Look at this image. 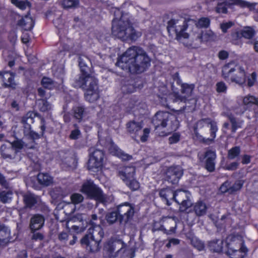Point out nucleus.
Instances as JSON below:
<instances>
[{"instance_id":"nucleus-2","label":"nucleus","mask_w":258,"mask_h":258,"mask_svg":"<svg viewBox=\"0 0 258 258\" xmlns=\"http://www.w3.org/2000/svg\"><path fill=\"white\" fill-rule=\"evenodd\" d=\"M150 61V57L143 48L134 46L118 58L116 65L131 74H140L148 69Z\"/></svg>"},{"instance_id":"nucleus-3","label":"nucleus","mask_w":258,"mask_h":258,"mask_svg":"<svg viewBox=\"0 0 258 258\" xmlns=\"http://www.w3.org/2000/svg\"><path fill=\"white\" fill-rule=\"evenodd\" d=\"M152 122L156 134L159 136L165 137L175 131L179 122L176 117L167 111H158L153 117Z\"/></svg>"},{"instance_id":"nucleus-33","label":"nucleus","mask_w":258,"mask_h":258,"mask_svg":"<svg viewBox=\"0 0 258 258\" xmlns=\"http://www.w3.org/2000/svg\"><path fill=\"white\" fill-rule=\"evenodd\" d=\"M64 202H61L57 204L56 207L54 210V215L55 218L62 222L64 221Z\"/></svg>"},{"instance_id":"nucleus-58","label":"nucleus","mask_w":258,"mask_h":258,"mask_svg":"<svg viewBox=\"0 0 258 258\" xmlns=\"http://www.w3.org/2000/svg\"><path fill=\"white\" fill-rule=\"evenodd\" d=\"M126 184L133 190H137L139 188V183L135 179H127Z\"/></svg>"},{"instance_id":"nucleus-39","label":"nucleus","mask_w":258,"mask_h":258,"mask_svg":"<svg viewBox=\"0 0 258 258\" xmlns=\"http://www.w3.org/2000/svg\"><path fill=\"white\" fill-rule=\"evenodd\" d=\"M50 195L56 203L60 201L63 198V191L59 187H56L52 189L50 191Z\"/></svg>"},{"instance_id":"nucleus-28","label":"nucleus","mask_w":258,"mask_h":258,"mask_svg":"<svg viewBox=\"0 0 258 258\" xmlns=\"http://www.w3.org/2000/svg\"><path fill=\"white\" fill-rule=\"evenodd\" d=\"M34 22L30 16L26 15L18 22V25L22 27L25 30H31L34 26Z\"/></svg>"},{"instance_id":"nucleus-20","label":"nucleus","mask_w":258,"mask_h":258,"mask_svg":"<svg viewBox=\"0 0 258 258\" xmlns=\"http://www.w3.org/2000/svg\"><path fill=\"white\" fill-rule=\"evenodd\" d=\"M174 101L175 102L180 101L183 102L185 103V105L183 106L182 110L187 111V112L192 111L195 107L196 103V100L194 98L187 99L185 96H182L178 93H175L174 95Z\"/></svg>"},{"instance_id":"nucleus-15","label":"nucleus","mask_w":258,"mask_h":258,"mask_svg":"<svg viewBox=\"0 0 258 258\" xmlns=\"http://www.w3.org/2000/svg\"><path fill=\"white\" fill-rule=\"evenodd\" d=\"M233 5L245 7L247 6L248 4L242 0H220L216 8V11L218 13L226 14L227 12V7Z\"/></svg>"},{"instance_id":"nucleus-9","label":"nucleus","mask_w":258,"mask_h":258,"mask_svg":"<svg viewBox=\"0 0 258 258\" xmlns=\"http://www.w3.org/2000/svg\"><path fill=\"white\" fill-rule=\"evenodd\" d=\"M81 190L90 199H95L102 203L106 202L105 195L103 194L102 190L90 180L83 184Z\"/></svg>"},{"instance_id":"nucleus-13","label":"nucleus","mask_w":258,"mask_h":258,"mask_svg":"<svg viewBox=\"0 0 258 258\" xmlns=\"http://www.w3.org/2000/svg\"><path fill=\"white\" fill-rule=\"evenodd\" d=\"M35 116L34 113L29 111L23 116L21 120V122L23 123L24 128V134L25 135H29L32 140L38 139L40 137V135L31 131V124L33 123Z\"/></svg>"},{"instance_id":"nucleus-14","label":"nucleus","mask_w":258,"mask_h":258,"mask_svg":"<svg viewBox=\"0 0 258 258\" xmlns=\"http://www.w3.org/2000/svg\"><path fill=\"white\" fill-rule=\"evenodd\" d=\"M210 124L211 136L212 138H203L201 142L206 145H209L214 142V139L216 137V134L218 128L216 122L211 121L209 118H204L199 120L197 123L198 126L203 125L204 124Z\"/></svg>"},{"instance_id":"nucleus-1","label":"nucleus","mask_w":258,"mask_h":258,"mask_svg":"<svg viewBox=\"0 0 258 258\" xmlns=\"http://www.w3.org/2000/svg\"><path fill=\"white\" fill-rule=\"evenodd\" d=\"M190 22H194L191 20L186 21L184 19H172L168 22V32L170 34L171 30L174 31L176 39L183 43L185 46L190 48H198L202 42L216 39V35L210 30L204 31L198 29L190 37L189 35L185 31L190 25Z\"/></svg>"},{"instance_id":"nucleus-19","label":"nucleus","mask_w":258,"mask_h":258,"mask_svg":"<svg viewBox=\"0 0 258 258\" xmlns=\"http://www.w3.org/2000/svg\"><path fill=\"white\" fill-rule=\"evenodd\" d=\"M216 158V154L215 151L209 150L205 153L206 159L205 168L210 172H213L215 170Z\"/></svg>"},{"instance_id":"nucleus-37","label":"nucleus","mask_w":258,"mask_h":258,"mask_svg":"<svg viewBox=\"0 0 258 258\" xmlns=\"http://www.w3.org/2000/svg\"><path fill=\"white\" fill-rule=\"evenodd\" d=\"M37 179L40 184L45 186H48L52 182V178L47 173H39Z\"/></svg>"},{"instance_id":"nucleus-54","label":"nucleus","mask_w":258,"mask_h":258,"mask_svg":"<svg viewBox=\"0 0 258 258\" xmlns=\"http://www.w3.org/2000/svg\"><path fill=\"white\" fill-rule=\"evenodd\" d=\"M210 24V20L208 18L203 17L199 20L195 24L198 29L201 28H208Z\"/></svg>"},{"instance_id":"nucleus-24","label":"nucleus","mask_w":258,"mask_h":258,"mask_svg":"<svg viewBox=\"0 0 258 258\" xmlns=\"http://www.w3.org/2000/svg\"><path fill=\"white\" fill-rule=\"evenodd\" d=\"M10 239V229L5 224L0 223V244H6Z\"/></svg>"},{"instance_id":"nucleus-10","label":"nucleus","mask_w":258,"mask_h":258,"mask_svg":"<svg viewBox=\"0 0 258 258\" xmlns=\"http://www.w3.org/2000/svg\"><path fill=\"white\" fill-rule=\"evenodd\" d=\"M90 159L88 162V169L90 171L95 172L103 164L104 153L103 149L91 147L89 150Z\"/></svg>"},{"instance_id":"nucleus-8","label":"nucleus","mask_w":258,"mask_h":258,"mask_svg":"<svg viewBox=\"0 0 258 258\" xmlns=\"http://www.w3.org/2000/svg\"><path fill=\"white\" fill-rule=\"evenodd\" d=\"M126 128L127 133L135 140H137L138 137H140L142 142H145L147 140L150 130L145 128L143 130V134L141 135L143 123L141 121H137L135 120L129 121L126 124Z\"/></svg>"},{"instance_id":"nucleus-57","label":"nucleus","mask_w":258,"mask_h":258,"mask_svg":"<svg viewBox=\"0 0 258 258\" xmlns=\"http://www.w3.org/2000/svg\"><path fill=\"white\" fill-rule=\"evenodd\" d=\"M191 243L194 247L199 251L204 250L205 248V244L204 242L196 238H194L191 239Z\"/></svg>"},{"instance_id":"nucleus-52","label":"nucleus","mask_w":258,"mask_h":258,"mask_svg":"<svg viewBox=\"0 0 258 258\" xmlns=\"http://www.w3.org/2000/svg\"><path fill=\"white\" fill-rule=\"evenodd\" d=\"M164 221L166 222V223L169 224L171 226L169 230H167L166 229H164L163 230L164 233H166L167 234H170L171 233L175 232L176 224L173 219L169 217H166L164 218Z\"/></svg>"},{"instance_id":"nucleus-51","label":"nucleus","mask_w":258,"mask_h":258,"mask_svg":"<svg viewBox=\"0 0 258 258\" xmlns=\"http://www.w3.org/2000/svg\"><path fill=\"white\" fill-rule=\"evenodd\" d=\"M187 192L185 191L179 190L175 191V198L174 201L177 204L181 203L182 200L188 198Z\"/></svg>"},{"instance_id":"nucleus-21","label":"nucleus","mask_w":258,"mask_h":258,"mask_svg":"<svg viewBox=\"0 0 258 258\" xmlns=\"http://www.w3.org/2000/svg\"><path fill=\"white\" fill-rule=\"evenodd\" d=\"M159 196L167 206H170L175 198V191L170 188H162L159 191Z\"/></svg>"},{"instance_id":"nucleus-29","label":"nucleus","mask_w":258,"mask_h":258,"mask_svg":"<svg viewBox=\"0 0 258 258\" xmlns=\"http://www.w3.org/2000/svg\"><path fill=\"white\" fill-rule=\"evenodd\" d=\"M100 143L104 144L105 147L108 150L111 154L115 155L118 154L120 149L114 144L111 139H106L105 141H100Z\"/></svg>"},{"instance_id":"nucleus-46","label":"nucleus","mask_w":258,"mask_h":258,"mask_svg":"<svg viewBox=\"0 0 258 258\" xmlns=\"http://www.w3.org/2000/svg\"><path fill=\"white\" fill-rule=\"evenodd\" d=\"M98 217L96 214H92L91 215V219L89 221V228L88 231L91 232V231H95L97 227H101L98 222Z\"/></svg>"},{"instance_id":"nucleus-7","label":"nucleus","mask_w":258,"mask_h":258,"mask_svg":"<svg viewBox=\"0 0 258 258\" xmlns=\"http://www.w3.org/2000/svg\"><path fill=\"white\" fill-rule=\"evenodd\" d=\"M104 237L102 227H97L95 231H89L81 240L82 245L91 252H96L100 249V243Z\"/></svg>"},{"instance_id":"nucleus-27","label":"nucleus","mask_w":258,"mask_h":258,"mask_svg":"<svg viewBox=\"0 0 258 258\" xmlns=\"http://www.w3.org/2000/svg\"><path fill=\"white\" fill-rule=\"evenodd\" d=\"M79 65L82 74L86 75L90 73V61L86 56L81 55L79 57Z\"/></svg>"},{"instance_id":"nucleus-34","label":"nucleus","mask_w":258,"mask_h":258,"mask_svg":"<svg viewBox=\"0 0 258 258\" xmlns=\"http://www.w3.org/2000/svg\"><path fill=\"white\" fill-rule=\"evenodd\" d=\"M6 189L7 190L0 191V202L4 204L10 202L13 195V190L11 185H10L9 188Z\"/></svg>"},{"instance_id":"nucleus-5","label":"nucleus","mask_w":258,"mask_h":258,"mask_svg":"<svg viewBox=\"0 0 258 258\" xmlns=\"http://www.w3.org/2000/svg\"><path fill=\"white\" fill-rule=\"evenodd\" d=\"M74 86L86 90L85 98L90 102L96 101L99 97L97 80L90 76L89 73L86 75L81 74L75 81Z\"/></svg>"},{"instance_id":"nucleus-48","label":"nucleus","mask_w":258,"mask_h":258,"mask_svg":"<svg viewBox=\"0 0 258 258\" xmlns=\"http://www.w3.org/2000/svg\"><path fill=\"white\" fill-rule=\"evenodd\" d=\"M230 36L232 43L237 44L238 40L242 37L240 29L238 28L232 29Z\"/></svg>"},{"instance_id":"nucleus-53","label":"nucleus","mask_w":258,"mask_h":258,"mask_svg":"<svg viewBox=\"0 0 258 258\" xmlns=\"http://www.w3.org/2000/svg\"><path fill=\"white\" fill-rule=\"evenodd\" d=\"M120 173H122L127 180L133 177L135 173V168L134 167H126Z\"/></svg>"},{"instance_id":"nucleus-4","label":"nucleus","mask_w":258,"mask_h":258,"mask_svg":"<svg viewBox=\"0 0 258 258\" xmlns=\"http://www.w3.org/2000/svg\"><path fill=\"white\" fill-rule=\"evenodd\" d=\"M111 32L113 36L122 40L135 41L141 36L131 22V17L123 16L122 19L112 20Z\"/></svg>"},{"instance_id":"nucleus-26","label":"nucleus","mask_w":258,"mask_h":258,"mask_svg":"<svg viewBox=\"0 0 258 258\" xmlns=\"http://www.w3.org/2000/svg\"><path fill=\"white\" fill-rule=\"evenodd\" d=\"M191 210L195 212L197 216L201 217L205 215L207 213V206L206 204L202 201H198L191 206Z\"/></svg>"},{"instance_id":"nucleus-32","label":"nucleus","mask_w":258,"mask_h":258,"mask_svg":"<svg viewBox=\"0 0 258 258\" xmlns=\"http://www.w3.org/2000/svg\"><path fill=\"white\" fill-rule=\"evenodd\" d=\"M226 116L231 124V131L232 133H235L237 129L241 127L242 120L237 119L231 113H227Z\"/></svg>"},{"instance_id":"nucleus-63","label":"nucleus","mask_w":258,"mask_h":258,"mask_svg":"<svg viewBox=\"0 0 258 258\" xmlns=\"http://www.w3.org/2000/svg\"><path fill=\"white\" fill-rule=\"evenodd\" d=\"M76 233L68 232L67 236H66V241H68L70 245H72L76 242L77 239Z\"/></svg>"},{"instance_id":"nucleus-11","label":"nucleus","mask_w":258,"mask_h":258,"mask_svg":"<svg viewBox=\"0 0 258 258\" xmlns=\"http://www.w3.org/2000/svg\"><path fill=\"white\" fill-rule=\"evenodd\" d=\"M125 246L122 240L111 239L104 245V250L109 258H114L122 251Z\"/></svg>"},{"instance_id":"nucleus-30","label":"nucleus","mask_w":258,"mask_h":258,"mask_svg":"<svg viewBox=\"0 0 258 258\" xmlns=\"http://www.w3.org/2000/svg\"><path fill=\"white\" fill-rule=\"evenodd\" d=\"M74 117L78 120V122H81L84 116H85L87 113L86 108L82 105H78L75 106L73 108Z\"/></svg>"},{"instance_id":"nucleus-47","label":"nucleus","mask_w":258,"mask_h":258,"mask_svg":"<svg viewBox=\"0 0 258 258\" xmlns=\"http://www.w3.org/2000/svg\"><path fill=\"white\" fill-rule=\"evenodd\" d=\"M240 153V148L239 146H235L230 149L228 151L227 158L228 159L233 160L237 157Z\"/></svg>"},{"instance_id":"nucleus-36","label":"nucleus","mask_w":258,"mask_h":258,"mask_svg":"<svg viewBox=\"0 0 258 258\" xmlns=\"http://www.w3.org/2000/svg\"><path fill=\"white\" fill-rule=\"evenodd\" d=\"M242 37L251 39L255 36L256 32L252 27L246 26L240 29Z\"/></svg>"},{"instance_id":"nucleus-43","label":"nucleus","mask_w":258,"mask_h":258,"mask_svg":"<svg viewBox=\"0 0 258 258\" xmlns=\"http://www.w3.org/2000/svg\"><path fill=\"white\" fill-rule=\"evenodd\" d=\"M181 92L182 94H184L183 96H185V98L191 96L195 86L193 84L189 85L187 84H182L181 85Z\"/></svg>"},{"instance_id":"nucleus-16","label":"nucleus","mask_w":258,"mask_h":258,"mask_svg":"<svg viewBox=\"0 0 258 258\" xmlns=\"http://www.w3.org/2000/svg\"><path fill=\"white\" fill-rule=\"evenodd\" d=\"M227 251H231L235 249H240L245 247L243 246L242 237L239 234H231L227 237Z\"/></svg>"},{"instance_id":"nucleus-44","label":"nucleus","mask_w":258,"mask_h":258,"mask_svg":"<svg viewBox=\"0 0 258 258\" xmlns=\"http://www.w3.org/2000/svg\"><path fill=\"white\" fill-rule=\"evenodd\" d=\"M110 12L114 16V18L112 20H119L122 19L123 16L131 17L128 13H123L120 9L117 8H112Z\"/></svg>"},{"instance_id":"nucleus-45","label":"nucleus","mask_w":258,"mask_h":258,"mask_svg":"<svg viewBox=\"0 0 258 258\" xmlns=\"http://www.w3.org/2000/svg\"><path fill=\"white\" fill-rule=\"evenodd\" d=\"M11 147L14 148L15 151H17L18 154H21L20 150H22L25 146V143L20 139H16L12 142H9Z\"/></svg>"},{"instance_id":"nucleus-23","label":"nucleus","mask_w":258,"mask_h":258,"mask_svg":"<svg viewBox=\"0 0 258 258\" xmlns=\"http://www.w3.org/2000/svg\"><path fill=\"white\" fill-rule=\"evenodd\" d=\"M23 201L25 207L31 209L38 203L39 198L33 194L27 192L23 195Z\"/></svg>"},{"instance_id":"nucleus-61","label":"nucleus","mask_w":258,"mask_h":258,"mask_svg":"<svg viewBox=\"0 0 258 258\" xmlns=\"http://www.w3.org/2000/svg\"><path fill=\"white\" fill-rule=\"evenodd\" d=\"M71 202L74 204H77L83 202L84 197L80 194L75 193L71 196Z\"/></svg>"},{"instance_id":"nucleus-42","label":"nucleus","mask_w":258,"mask_h":258,"mask_svg":"<svg viewBox=\"0 0 258 258\" xmlns=\"http://www.w3.org/2000/svg\"><path fill=\"white\" fill-rule=\"evenodd\" d=\"M242 103L243 105L246 106L254 104L256 105L258 111V97L248 95L243 97Z\"/></svg>"},{"instance_id":"nucleus-50","label":"nucleus","mask_w":258,"mask_h":258,"mask_svg":"<svg viewBox=\"0 0 258 258\" xmlns=\"http://www.w3.org/2000/svg\"><path fill=\"white\" fill-rule=\"evenodd\" d=\"M37 103L39 109L41 112H46L51 108L50 104L44 99H39Z\"/></svg>"},{"instance_id":"nucleus-60","label":"nucleus","mask_w":258,"mask_h":258,"mask_svg":"<svg viewBox=\"0 0 258 258\" xmlns=\"http://www.w3.org/2000/svg\"><path fill=\"white\" fill-rule=\"evenodd\" d=\"M53 23L55 27L58 29L59 33H60L61 31L63 32L64 27V21L62 17L56 18L54 20Z\"/></svg>"},{"instance_id":"nucleus-35","label":"nucleus","mask_w":258,"mask_h":258,"mask_svg":"<svg viewBox=\"0 0 258 258\" xmlns=\"http://www.w3.org/2000/svg\"><path fill=\"white\" fill-rule=\"evenodd\" d=\"M247 248L243 247L240 249H235L231 251H227L226 253L231 258H243L247 252Z\"/></svg>"},{"instance_id":"nucleus-49","label":"nucleus","mask_w":258,"mask_h":258,"mask_svg":"<svg viewBox=\"0 0 258 258\" xmlns=\"http://www.w3.org/2000/svg\"><path fill=\"white\" fill-rule=\"evenodd\" d=\"M74 129H73L69 135V138L71 140H76L81 136V133L79 127L76 123L73 124Z\"/></svg>"},{"instance_id":"nucleus-12","label":"nucleus","mask_w":258,"mask_h":258,"mask_svg":"<svg viewBox=\"0 0 258 258\" xmlns=\"http://www.w3.org/2000/svg\"><path fill=\"white\" fill-rule=\"evenodd\" d=\"M116 210L120 217V224H125L130 221L135 213L134 206L127 202L118 205Z\"/></svg>"},{"instance_id":"nucleus-25","label":"nucleus","mask_w":258,"mask_h":258,"mask_svg":"<svg viewBox=\"0 0 258 258\" xmlns=\"http://www.w3.org/2000/svg\"><path fill=\"white\" fill-rule=\"evenodd\" d=\"M78 221L79 219L75 216L69 215L67 218H66V227L68 230V232H78L79 230V227L78 226L73 224L74 223H76Z\"/></svg>"},{"instance_id":"nucleus-38","label":"nucleus","mask_w":258,"mask_h":258,"mask_svg":"<svg viewBox=\"0 0 258 258\" xmlns=\"http://www.w3.org/2000/svg\"><path fill=\"white\" fill-rule=\"evenodd\" d=\"M117 211H111L108 212L105 215V219L107 222L111 225L113 224L117 221L119 222L120 217L118 214Z\"/></svg>"},{"instance_id":"nucleus-55","label":"nucleus","mask_w":258,"mask_h":258,"mask_svg":"<svg viewBox=\"0 0 258 258\" xmlns=\"http://www.w3.org/2000/svg\"><path fill=\"white\" fill-rule=\"evenodd\" d=\"M41 85L47 89H52L54 87V83L49 78L43 77L41 80Z\"/></svg>"},{"instance_id":"nucleus-22","label":"nucleus","mask_w":258,"mask_h":258,"mask_svg":"<svg viewBox=\"0 0 258 258\" xmlns=\"http://www.w3.org/2000/svg\"><path fill=\"white\" fill-rule=\"evenodd\" d=\"M44 218L40 214L33 215L30 222V228L32 231H36L42 227L44 223Z\"/></svg>"},{"instance_id":"nucleus-64","label":"nucleus","mask_w":258,"mask_h":258,"mask_svg":"<svg viewBox=\"0 0 258 258\" xmlns=\"http://www.w3.org/2000/svg\"><path fill=\"white\" fill-rule=\"evenodd\" d=\"M234 23L231 21L222 23L220 24V28L223 33H226L227 30L234 25Z\"/></svg>"},{"instance_id":"nucleus-41","label":"nucleus","mask_w":258,"mask_h":258,"mask_svg":"<svg viewBox=\"0 0 258 258\" xmlns=\"http://www.w3.org/2000/svg\"><path fill=\"white\" fill-rule=\"evenodd\" d=\"M3 78L4 81H7L6 85L8 87L15 88L16 84L14 82V75L13 73H5Z\"/></svg>"},{"instance_id":"nucleus-17","label":"nucleus","mask_w":258,"mask_h":258,"mask_svg":"<svg viewBox=\"0 0 258 258\" xmlns=\"http://www.w3.org/2000/svg\"><path fill=\"white\" fill-rule=\"evenodd\" d=\"M0 150L2 156L5 159H9L15 161H19L22 159V154H18L11 145L7 146L6 145H3Z\"/></svg>"},{"instance_id":"nucleus-40","label":"nucleus","mask_w":258,"mask_h":258,"mask_svg":"<svg viewBox=\"0 0 258 258\" xmlns=\"http://www.w3.org/2000/svg\"><path fill=\"white\" fill-rule=\"evenodd\" d=\"M66 168L67 170L73 171L77 166V159L76 156L73 155L72 157H67V160L66 162Z\"/></svg>"},{"instance_id":"nucleus-6","label":"nucleus","mask_w":258,"mask_h":258,"mask_svg":"<svg viewBox=\"0 0 258 258\" xmlns=\"http://www.w3.org/2000/svg\"><path fill=\"white\" fill-rule=\"evenodd\" d=\"M222 75L225 80H230L240 85L246 81V73L243 67L234 63L225 64L222 68Z\"/></svg>"},{"instance_id":"nucleus-62","label":"nucleus","mask_w":258,"mask_h":258,"mask_svg":"<svg viewBox=\"0 0 258 258\" xmlns=\"http://www.w3.org/2000/svg\"><path fill=\"white\" fill-rule=\"evenodd\" d=\"M178 204L180 205L181 206L180 207L181 211H185L188 208L191 207V203L189 200V198L185 200H182L181 203H178Z\"/></svg>"},{"instance_id":"nucleus-18","label":"nucleus","mask_w":258,"mask_h":258,"mask_svg":"<svg viewBox=\"0 0 258 258\" xmlns=\"http://www.w3.org/2000/svg\"><path fill=\"white\" fill-rule=\"evenodd\" d=\"M182 175L179 167H170L166 172V180L172 184H177Z\"/></svg>"},{"instance_id":"nucleus-31","label":"nucleus","mask_w":258,"mask_h":258,"mask_svg":"<svg viewBox=\"0 0 258 258\" xmlns=\"http://www.w3.org/2000/svg\"><path fill=\"white\" fill-rule=\"evenodd\" d=\"M223 243L222 240L215 239L209 242L208 247L211 251L220 252L223 249Z\"/></svg>"},{"instance_id":"nucleus-56","label":"nucleus","mask_w":258,"mask_h":258,"mask_svg":"<svg viewBox=\"0 0 258 258\" xmlns=\"http://www.w3.org/2000/svg\"><path fill=\"white\" fill-rule=\"evenodd\" d=\"M12 3L22 10L30 7V3L27 0H11Z\"/></svg>"},{"instance_id":"nucleus-59","label":"nucleus","mask_w":258,"mask_h":258,"mask_svg":"<svg viewBox=\"0 0 258 258\" xmlns=\"http://www.w3.org/2000/svg\"><path fill=\"white\" fill-rule=\"evenodd\" d=\"M242 186V183L240 181H236L232 186L229 185V194H233L236 191L240 190Z\"/></svg>"}]
</instances>
